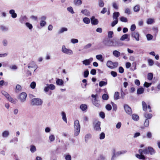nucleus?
Here are the masks:
<instances>
[{"mask_svg": "<svg viewBox=\"0 0 160 160\" xmlns=\"http://www.w3.org/2000/svg\"><path fill=\"white\" fill-rule=\"evenodd\" d=\"M74 135L75 136H77L79 133L80 126L79 124V122L78 120H76L74 121Z\"/></svg>", "mask_w": 160, "mask_h": 160, "instance_id": "obj_1", "label": "nucleus"}, {"mask_svg": "<svg viewBox=\"0 0 160 160\" xmlns=\"http://www.w3.org/2000/svg\"><path fill=\"white\" fill-rule=\"evenodd\" d=\"M42 102V101L40 98H34L31 100V103L33 106H41Z\"/></svg>", "mask_w": 160, "mask_h": 160, "instance_id": "obj_2", "label": "nucleus"}, {"mask_svg": "<svg viewBox=\"0 0 160 160\" xmlns=\"http://www.w3.org/2000/svg\"><path fill=\"white\" fill-rule=\"evenodd\" d=\"M97 96V95H94L92 94L91 97L92 98H94L92 100V104L95 106L96 107L99 108L100 106V104H99V101L96 98Z\"/></svg>", "mask_w": 160, "mask_h": 160, "instance_id": "obj_3", "label": "nucleus"}, {"mask_svg": "<svg viewBox=\"0 0 160 160\" xmlns=\"http://www.w3.org/2000/svg\"><path fill=\"white\" fill-rule=\"evenodd\" d=\"M127 152L126 150H122L118 152L115 153V149H113L112 150V156L111 158V160H114V158L116 156H118L119 155L124 154V153Z\"/></svg>", "mask_w": 160, "mask_h": 160, "instance_id": "obj_4", "label": "nucleus"}, {"mask_svg": "<svg viewBox=\"0 0 160 160\" xmlns=\"http://www.w3.org/2000/svg\"><path fill=\"white\" fill-rule=\"evenodd\" d=\"M118 63L117 62H113L111 61H108L107 63V66L110 68H115L118 66Z\"/></svg>", "mask_w": 160, "mask_h": 160, "instance_id": "obj_5", "label": "nucleus"}, {"mask_svg": "<svg viewBox=\"0 0 160 160\" xmlns=\"http://www.w3.org/2000/svg\"><path fill=\"white\" fill-rule=\"evenodd\" d=\"M61 51L63 53L68 55H70L73 54L72 51L71 49L66 48L64 45L62 46Z\"/></svg>", "mask_w": 160, "mask_h": 160, "instance_id": "obj_6", "label": "nucleus"}, {"mask_svg": "<svg viewBox=\"0 0 160 160\" xmlns=\"http://www.w3.org/2000/svg\"><path fill=\"white\" fill-rule=\"evenodd\" d=\"M122 45L119 40L117 39L112 40V47H119Z\"/></svg>", "mask_w": 160, "mask_h": 160, "instance_id": "obj_7", "label": "nucleus"}, {"mask_svg": "<svg viewBox=\"0 0 160 160\" xmlns=\"http://www.w3.org/2000/svg\"><path fill=\"white\" fill-rule=\"evenodd\" d=\"M27 97V95L26 93L25 92H22L20 94L19 99L22 102H23L26 101Z\"/></svg>", "mask_w": 160, "mask_h": 160, "instance_id": "obj_8", "label": "nucleus"}, {"mask_svg": "<svg viewBox=\"0 0 160 160\" xmlns=\"http://www.w3.org/2000/svg\"><path fill=\"white\" fill-rule=\"evenodd\" d=\"M124 108L126 113L129 115H131L132 113V110L131 108L128 105L125 104Z\"/></svg>", "mask_w": 160, "mask_h": 160, "instance_id": "obj_9", "label": "nucleus"}, {"mask_svg": "<svg viewBox=\"0 0 160 160\" xmlns=\"http://www.w3.org/2000/svg\"><path fill=\"white\" fill-rule=\"evenodd\" d=\"M112 40L108 39H105L103 40V42L105 46L112 47Z\"/></svg>", "mask_w": 160, "mask_h": 160, "instance_id": "obj_10", "label": "nucleus"}, {"mask_svg": "<svg viewBox=\"0 0 160 160\" xmlns=\"http://www.w3.org/2000/svg\"><path fill=\"white\" fill-rule=\"evenodd\" d=\"M93 60V58H90L89 59H85L82 61V63L85 66H88L90 65V63Z\"/></svg>", "mask_w": 160, "mask_h": 160, "instance_id": "obj_11", "label": "nucleus"}, {"mask_svg": "<svg viewBox=\"0 0 160 160\" xmlns=\"http://www.w3.org/2000/svg\"><path fill=\"white\" fill-rule=\"evenodd\" d=\"M131 36L132 38H134L136 41H139V35L138 32H132L131 33Z\"/></svg>", "mask_w": 160, "mask_h": 160, "instance_id": "obj_12", "label": "nucleus"}, {"mask_svg": "<svg viewBox=\"0 0 160 160\" xmlns=\"http://www.w3.org/2000/svg\"><path fill=\"white\" fill-rule=\"evenodd\" d=\"M91 22L92 25H96L98 23V20L97 19L95 18V17L93 16L90 18Z\"/></svg>", "mask_w": 160, "mask_h": 160, "instance_id": "obj_13", "label": "nucleus"}, {"mask_svg": "<svg viewBox=\"0 0 160 160\" xmlns=\"http://www.w3.org/2000/svg\"><path fill=\"white\" fill-rule=\"evenodd\" d=\"M101 122L99 121H98L95 124L94 126V129L98 131H101L100 128Z\"/></svg>", "mask_w": 160, "mask_h": 160, "instance_id": "obj_14", "label": "nucleus"}, {"mask_svg": "<svg viewBox=\"0 0 160 160\" xmlns=\"http://www.w3.org/2000/svg\"><path fill=\"white\" fill-rule=\"evenodd\" d=\"M28 68H34L35 69L34 70V72L36 70L37 68L38 67L36 64L33 61H31L28 64Z\"/></svg>", "mask_w": 160, "mask_h": 160, "instance_id": "obj_15", "label": "nucleus"}, {"mask_svg": "<svg viewBox=\"0 0 160 160\" xmlns=\"http://www.w3.org/2000/svg\"><path fill=\"white\" fill-rule=\"evenodd\" d=\"M81 13L87 17L90 16L91 14L90 12L88 9H86L82 10L81 11Z\"/></svg>", "mask_w": 160, "mask_h": 160, "instance_id": "obj_16", "label": "nucleus"}, {"mask_svg": "<svg viewBox=\"0 0 160 160\" xmlns=\"http://www.w3.org/2000/svg\"><path fill=\"white\" fill-rule=\"evenodd\" d=\"M140 154H148V148H146L144 149H140L138 151Z\"/></svg>", "mask_w": 160, "mask_h": 160, "instance_id": "obj_17", "label": "nucleus"}, {"mask_svg": "<svg viewBox=\"0 0 160 160\" xmlns=\"http://www.w3.org/2000/svg\"><path fill=\"white\" fill-rule=\"evenodd\" d=\"M9 13L11 15V17L12 18H16L17 16V14L15 12V11L14 9H11L9 10Z\"/></svg>", "mask_w": 160, "mask_h": 160, "instance_id": "obj_18", "label": "nucleus"}, {"mask_svg": "<svg viewBox=\"0 0 160 160\" xmlns=\"http://www.w3.org/2000/svg\"><path fill=\"white\" fill-rule=\"evenodd\" d=\"M56 83L58 86H64V81L62 79L57 78Z\"/></svg>", "mask_w": 160, "mask_h": 160, "instance_id": "obj_19", "label": "nucleus"}, {"mask_svg": "<svg viewBox=\"0 0 160 160\" xmlns=\"http://www.w3.org/2000/svg\"><path fill=\"white\" fill-rule=\"evenodd\" d=\"M112 54L115 57L118 58L121 55V53L118 51L115 50L113 51Z\"/></svg>", "mask_w": 160, "mask_h": 160, "instance_id": "obj_20", "label": "nucleus"}, {"mask_svg": "<svg viewBox=\"0 0 160 160\" xmlns=\"http://www.w3.org/2000/svg\"><path fill=\"white\" fill-rule=\"evenodd\" d=\"M148 154H150L151 155H153L155 152V150L151 147H148Z\"/></svg>", "mask_w": 160, "mask_h": 160, "instance_id": "obj_21", "label": "nucleus"}, {"mask_svg": "<svg viewBox=\"0 0 160 160\" xmlns=\"http://www.w3.org/2000/svg\"><path fill=\"white\" fill-rule=\"evenodd\" d=\"M120 15V13L118 12H114L113 13V20H117L118 19V18L119 17V16Z\"/></svg>", "mask_w": 160, "mask_h": 160, "instance_id": "obj_22", "label": "nucleus"}, {"mask_svg": "<svg viewBox=\"0 0 160 160\" xmlns=\"http://www.w3.org/2000/svg\"><path fill=\"white\" fill-rule=\"evenodd\" d=\"M80 109L82 111H85L87 109V106L86 104H82L80 106Z\"/></svg>", "mask_w": 160, "mask_h": 160, "instance_id": "obj_23", "label": "nucleus"}, {"mask_svg": "<svg viewBox=\"0 0 160 160\" xmlns=\"http://www.w3.org/2000/svg\"><path fill=\"white\" fill-rule=\"evenodd\" d=\"M27 19V18L26 16H23L20 18L19 21L21 23H24L25 22Z\"/></svg>", "mask_w": 160, "mask_h": 160, "instance_id": "obj_24", "label": "nucleus"}, {"mask_svg": "<svg viewBox=\"0 0 160 160\" xmlns=\"http://www.w3.org/2000/svg\"><path fill=\"white\" fill-rule=\"evenodd\" d=\"M61 115L62 117V120L66 122H67V117L66 116V114L63 111H62L61 112Z\"/></svg>", "mask_w": 160, "mask_h": 160, "instance_id": "obj_25", "label": "nucleus"}, {"mask_svg": "<svg viewBox=\"0 0 160 160\" xmlns=\"http://www.w3.org/2000/svg\"><path fill=\"white\" fill-rule=\"evenodd\" d=\"M136 157L140 159L144 160L145 159V156L143 155V154H136Z\"/></svg>", "mask_w": 160, "mask_h": 160, "instance_id": "obj_26", "label": "nucleus"}, {"mask_svg": "<svg viewBox=\"0 0 160 160\" xmlns=\"http://www.w3.org/2000/svg\"><path fill=\"white\" fill-rule=\"evenodd\" d=\"M83 22L86 24H88L90 22V20L89 18L88 17H85L83 18Z\"/></svg>", "mask_w": 160, "mask_h": 160, "instance_id": "obj_27", "label": "nucleus"}, {"mask_svg": "<svg viewBox=\"0 0 160 160\" xmlns=\"http://www.w3.org/2000/svg\"><path fill=\"white\" fill-rule=\"evenodd\" d=\"M9 134V132L8 131L6 130L4 131L2 134V136L4 138H7Z\"/></svg>", "mask_w": 160, "mask_h": 160, "instance_id": "obj_28", "label": "nucleus"}, {"mask_svg": "<svg viewBox=\"0 0 160 160\" xmlns=\"http://www.w3.org/2000/svg\"><path fill=\"white\" fill-rule=\"evenodd\" d=\"M0 29L3 32H6L8 30V28L7 27L3 25L0 26Z\"/></svg>", "mask_w": 160, "mask_h": 160, "instance_id": "obj_29", "label": "nucleus"}, {"mask_svg": "<svg viewBox=\"0 0 160 160\" xmlns=\"http://www.w3.org/2000/svg\"><path fill=\"white\" fill-rule=\"evenodd\" d=\"M142 109L144 111H146L147 109V106L146 103L144 102H142Z\"/></svg>", "mask_w": 160, "mask_h": 160, "instance_id": "obj_30", "label": "nucleus"}, {"mask_svg": "<svg viewBox=\"0 0 160 160\" xmlns=\"http://www.w3.org/2000/svg\"><path fill=\"white\" fill-rule=\"evenodd\" d=\"M144 89L143 88H140L138 89L137 93L138 94H141L143 93Z\"/></svg>", "mask_w": 160, "mask_h": 160, "instance_id": "obj_31", "label": "nucleus"}, {"mask_svg": "<svg viewBox=\"0 0 160 160\" xmlns=\"http://www.w3.org/2000/svg\"><path fill=\"white\" fill-rule=\"evenodd\" d=\"M144 116L147 119H150L152 117V114L148 113V114L147 113H144Z\"/></svg>", "mask_w": 160, "mask_h": 160, "instance_id": "obj_32", "label": "nucleus"}, {"mask_svg": "<svg viewBox=\"0 0 160 160\" xmlns=\"http://www.w3.org/2000/svg\"><path fill=\"white\" fill-rule=\"evenodd\" d=\"M132 118L134 121H137L139 119V117L136 114H133L132 115Z\"/></svg>", "mask_w": 160, "mask_h": 160, "instance_id": "obj_33", "label": "nucleus"}, {"mask_svg": "<svg viewBox=\"0 0 160 160\" xmlns=\"http://www.w3.org/2000/svg\"><path fill=\"white\" fill-rule=\"evenodd\" d=\"M129 37V35L127 34H125L121 37L120 40L121 41H124L125 39H128Z\"/></svg>", "mask_w": 160, "mask_h": 160, "instance_id": "obj_34", "label": "nucleus"}, {"mask_svg": "<svg viewBox=\"0 0 160 160\" xmlns=\"http://www.w3.org/2000/svg\"><path fill=\"white\" fill-rule=\"evenodd\" d=\"M74 3L76 5L79 6L82 3V1L81 0H74Z\"/></svg>", "mask_w": 160, "mask_h": 160, "instance_id": "obj_35", "label": "nucleus"}, {"mask_svg": "<svg viewBox=\"0 0 160 160\" xmlns=\"http://www.w3.org/2000/svg\"><path fill=\"white\" fill-rule=\"evenodd\" d=\"M96 57L98 60H99L101 62L103 61V56L102 55L99 54L97 55L96 56Z\"/></svg>", "mask_w": 160, "mask_h": 160, "instance_id": "obj_36", "label": "nucleus"}, {"mask_svg": "<svg viewBox=\"0 0 160 160\" xmlns=\"http://www.w3.org/2000/svg\"><path fill=\"white\" fill-rule=\"evenodd\" d=\"M114 98V99L115 100H118L119 98V92H115Z\"/></svg>", "mask_w": 160, "mask_h": 160, "instance_id": "obj_37", "label": "nucleus"}, {"mask_svg": "<svg viewBox=\"0 0 160 160\" xmlns=\"http://www.w3.org/2000/svg\"><path fill=\"white\" fill-rule=\"evenodd\" d=\"M107 81H101L99 82V85L100 87H102L103 86H105L107 85Z\"/></svg>", "mask_w": 160, "mask_h": 160, "instance_id": "obj_38", "label": "nucleus"}, {"mask_svg": "<svg viewBox=\"0 0 160 160\" xmlns=\"http://www.w3.org/2000/svg\"><path fill=\"white\" fill-rule=\"evenodd\" d=\"M30 151L32 153H34L36 151V149L35 146L31 145L30 146Z\"/></svg>", "mask_w": 160, "mask_h": 160, "instance_id": "obj_39", "label": "nucleus"}, {"mask_svg": "<svg viewBox=\"0 0 160 160\" xmlns=\"http://www.w3.org/2000/svg\"><path fill=\"white\" fill-rule=\"evenodd\" d=\"M7 98L9 102H11L12 103H15L16 102L11 97L10 95H9V96Z\"/></svg>", "mask_w": 160, "mask_h": 160, "instance_id": "obj_40", "label": "nucleus"}, {"mask_svg": "<svg viewBox=\"0 0 160 160\" xmlns=\"http://www.w3.org/2000/svg\"><path fill=\"white\" fill-rule=\"evenodd\" d=\"M91 137V135L90 134H87L86 135L85 137V141L86 142H87L88 140L90 139Z\"/></svg>", "mask_w": 160, "mask_h": 160, "instance_id": "obj_41", "label": "nucleus"}, {"mask_svg": "<svg viewBox=\"0 0 160 160\" xmlns=\"http://www.w3.org/2000/svg\"><path fill=\"white\" fill-rule=\"evenodd\" d=\"M68 31V29L66 28H62L58 31V33L60 34L63 32H64Z\"/></svg>", "mask_w": 160, "mask_h": 160, "instance_id": "obj_42", "label": "nucleus"}, {"mask_svg": "<svg viewBox=\"0 0 160 160\" xmlns=\"http://www.w3.org/2000/svg\"><path fill=\"white\" fill-rule=\"evenodd\" d=\"M48 86L49 89L51 90H53L55 89V86L54 84H48L47 85Z\"/></svg>", "mask_w": 160, "mask_h": 160, "instance_id": "obj_43", "label": "nucleus"}, {"mask_svg": "<svg viewBox=\"0 0 160 160\" xmlns=\"http://www.w3.org/2000/svg\"><path fill=\"white\" fill-rule=\"evenodd\" d=\"M112 7L116 10H118V5L115 2H113L112 3Z\"/></svg>", "mask_w": 160, "mask_h": 160, "instance_id": "obj_44", "label": "nucleus"}, {"mask_svg": "<svg viewBox=\"0 0 160 160\" xmlns=\"http://www.w3.org/2000/svg\"><path fill=\"white\" fill-rule=\"evenodd\" d=\"M26 26L28 27L30 30H31L33 28L32 25V24L29 22H26L25 23Z\"/></svg>", "mask_w": 160, "mask_h": 160, "instance_id": "obj_45", "label": "nucleus"}, {"mask_svg": "<svg viewBox=\"0 0 160 160\" xmlns=\"http://www.w3.org/2000/svg\"><path fill=\"white\" fill-rule=\"evenodd\" d=\"M55 137L54 135L51 134L49 136V140L50 142H53L55 140Z\"/></svg>", "mask_w": 160, "mask_h": 160, "instance_id": "obj_46", "label": "nucleus"}, {"mask_svg": "<svg viewBox=\"0 0 160 160\" xmlns=\"http://www.w3.org/2000/svg\"><path fill=\"white\" fill-rule=\"evenodd\" d=\"M89 72L88 70H86L84 71L83 73L84 77L85 78H87L89 75Z\"/></svg>", "mask_w": 160, "mask_h": 160, "instance_id": "obj_47", "label": "nucleus"}, {"mask_svg": "<svg viewBox=\"0 0 160 160\" xmlns=\"http://www.w3.org/2000/svg\"><path fill=\"white\" fill-rule=\"evenodd\" d=\"M153 74L152 73H149L148 75V79L149 80H151L153 78Z\"/></svg>", "mask_w": 160, "mask_h": 160, "instance_id": "obj_48", "label": "nucleus"}, {"mask_svg": "<svg viewBox=\"0 0 160 160\" xmlns=\"http://www.w3.org/2000/svg\"><path fill=\"white\" fill-rule=\"evenodd\" d=\"M134 11L135 12H138L140 10V7L139 5L135 6L133 8Z\"/></svg>", "mask_w": 160, "mask_h": 160, "instance_id": "obj_49", "label": "nucleus"}, {"mask_svg": "<svg viewBox=\"0 0 160 160\" xmlns=\"http://www.w3.org/2000/svg\"><path fill=\"white\" fill-rule=\"evenodd\" d=\"M109 98L108 96V94H103L102 97V99L105 100H107Z\"/></svg>", "mask_w": 160, "mask_h": 160, "instance_id": "obj_50", "label": "nucleus"}, {"mask_svg": "<svg viewBox=\"0 0 160 160\" xmlns=\"http://www.w3.org/2000/svg\"><path fill=\"white\" fill-rule=\"evenodd\" d=\"M120 20L121 22H127L128 21L127 18L123 16L120 18Z\"/></svg>", "mask_w": 160, "mask_h": 160, "instance_id": "obj_51", "label": "nucleus"}, {"mask_svg": "<svg viewBox=\"0 0 160 160\" xmlns=\"http://www.w3.org/2000/svg\"><path fill=\"white\" fill-rule=\"evenodd\" d=\"M111 103L112 106L113 110L116 111L117 109V105L112 102Z\"/></svg>", "mask_w": 160, "mask_h": 160, "instance_id": "obj_52", "label": "nucleus"}, {"mask_svg": "<svg viewBox=\"0 0 160 160\" xmlns=\"http://www.w3.org/2000/svg\"><path fill=\"white\" fill-rule=\"evenodd\" d=\"M98 5L101 8H102L104 6V3L102 0H99L98 1Z\"/></svg>", "mask_w": 160, "mask_h": 160, "instance_id": "obj_53", "label": "nucleus"}, {"mask_svg": "<svg viewBox=\"0 0 160 160\" xmlns=\"http://www.w3.org/2000/svg\"><path fill=\"white\" fill-rule=\"evenodd\" d=\"M144 125L145 127H147L149 125V121L147 119H146L144 123Z\"/></svg>", "mask_w": 160, "mask_h": 160, "instance_id": "obj_54", "label": "nucleus"}, {"mask_svg": "<svg viewBox=\"0 0 160 160\" xmlns=\"http://www.w3.org/2000/svg\"><path fill=\"white\" fill-rule=\"evenodd\" d=\"M148 61L149 66H152L153 65L154 62L152 60L149 59H148Z\"/></svg>", "mask_w": 160, "mask_h": 160, "instance_id": "obj_55", "label": "nucleus"}, {"mask_svg": "<svg viewBox=\"0 0 160 160\" xmlns=\"http://www.w3.org/2000/svg\"><path fill=\"white\" fill-rule=\"evenodd\" d=\"M2 43L4 46H7L8 44V40L6 39H3L2 41Z\"/></svg>", "mask_w": 160, "mask_h": 160, "instance_id": "obj_56", "label": "nucleus"}, {"mask_svg": "<svg viewBox=\"0 0 160 160\" xmlns=\"http://www.w3.org/2000/svg\"><path fill=\"white\" fill-rule=\"evenodd\" d=\"M146 37H147V39L148 40V41H150V40H151L152 39V38H153L152 36V35H151L150 34H147L146 35Z\"/></svg>", "mask_w": 160, "mask_h": 160, "instance_id": "obj_57", "label": "nucleus"}, {"mask_svg": "<svg viewBox=\"0 0 160 160\" xmlns=\"http://www.w3.org/2000/svg\"><path fill=\"white\" fill-rule=\"evenodd\" d=\"M118 22V19L114 20L111 23V26L112 27H114L117 24Z\"/></svg>", "mask_w": 160, "mask_h": 160, "instance_id": "obj_58", "label": "nucleus"}, {"mask_svg": "<svg viewBox=\"0 0 160 160\" xmlns=\"http://www.w3.org/2000/svg\"><path fill=\"white\" fill-rule=\"evenodd\" d=\"M2 93L7 98L9 96V94L4 91H2Z\"/></svg>", "mask_w": 160, "mask_h": 160, "instance_id": "obj_59", "label": "nucleus"}, {"mask_svg": "<svg viewBox=\"0 0 160 160\" xmlns=\"http://www.w3.org/2000/svg\"><path fill=\"white\" fill-rule=\"evenodd\" d=\"M92 45L91 43H88L84 46L83 49H89L91 47Z\"/></svg>", "mask_w": 160, "mask_h": 160, "instance_id": "obj_60", "label": "nucleus"}, {"mask_svg": "<svg viewBox=\"0 0 160 160\" xmlns=\"http://www.w3.org/2000/svg\"><path fill=\"white\" fill-rule=\"evenodd\" d=\"M67 10L70 12L72 14H73L74 13V12L73 8L72 7H69L68 8Z\"/></svg>", "mask_w": 160, "mask_h": 160, "instance_id": "obj_61", "label": "nucleus"}, {"mask_svg": "<svg viewBox=\"0 0 160 160\" xmlns=\"http://www.w3.org/2000/svg\"><path fill=\"white\" fill-rule=\"evenodd\" d=\"M113 32L112 31H109L108 33V37L109 38H111L112 37V35Z\"/></svg>", "mask_w": 160, "mask_h": 160, "instance_id": "obj_62", "label": "nucleus"}, {"mask_svg": "<svg viewBox=\"0 0 160 160\" xmlns=\"http://www.w3.org/2000/svg\"><path fill=\"white\" fill-rule=\"evenodd\" d=\"M152 84L151 82L148 83L145 82H144V84H143V86L144 87H146V88H148L149 86H150Z\"/></svg>", "mask_w": 160, "mask_h": 160, "instance_id": "obj_63", "label": "nucleus"}, {"mask_svg": "<svg viewBox=\"0 0 160 160\" xmlns=\"http://www.w3.org/2000/svg\"><path fill=\"white\" fill-rule=\"evenodd\" d=\"M105 138V133L102 132L100 135L99 138L101 140L104 139Z\"/></svg>", "mask_w": 160, "mask_h": 160, "instance_id": "obj_64", "label": "nucleus"}]
</instances>
